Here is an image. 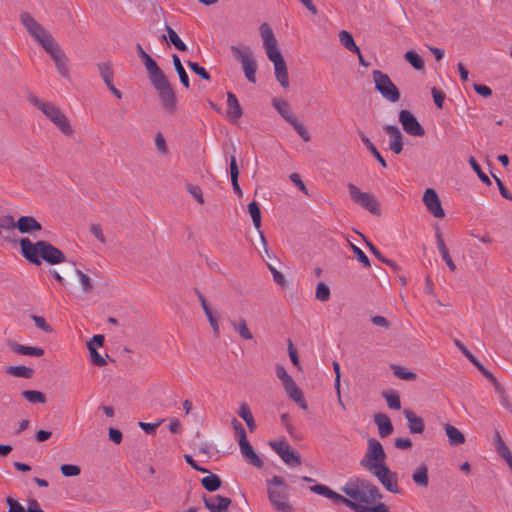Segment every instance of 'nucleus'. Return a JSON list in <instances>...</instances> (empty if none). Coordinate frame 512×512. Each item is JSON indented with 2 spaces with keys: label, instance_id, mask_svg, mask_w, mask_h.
Wrapping results in <instances>:
<instances>
[{
  "label": "nucleus",
  "instance_id": "1",
  "mask_svg": "<svg viewBox=\"0 0 512 512\" xmlns=\"http://www.w3.org/2000/svg\"><path fill=\"white\" fill-rule=\"evenodd\" d=\"M19 245L22 256L36 266H40L42 261L56 265L66 260L64 253L47 241L39 240L33 243L29 238H22Z\"/></svg>",
  "mask_w": 512,
  "mask_h": 512
},
{
  "label": "nucleus",
  "instance_id": "2",
  "mask_svg": "<svg viewBox=\"0 0 512 512\" xmlns=\"http://www.w3.org/2000/svg\"><path fill=\"white\" fill-rule=\"evenodd\" d=\"M341 491L357 502L363 505H370L382 499L383 495L379 488L370 481L356 477L350 479Z\"/></svg>",
  "mask_w": 512,
  "mask_h": 512
},
{
  "label": "nucleus",
  "instance_id": "3",
  "mask_svg": "<svg viewBox=\"0 0 512 512\" xmlns=\"http://www.w3.org/2000/svg\"><path fill=\"white\" fill-rule=\"evenodd\" d=\"M27 99L30 104L37 107L42 113L58 127L66 136L73 134V128L65 114L53 103L39 99L36 95L29 93Z\"/></svg>",
  "mask_w": 512,
  "mask_h": 512
},
{
  "label": "nucleus",
  "instance_id": "4",
  "mask_svg": "<svg viewBox=\"0 0 512 512\" xmlns=\"http://www.w3.org/2000/svg\"><path fill=\"white\" fill-rule=\"evenodd\" d=\"M267 494L271 505L278 512H293L288 501V486L281 476H273L267 480Z\"/></svg>",
  "mask_w": 512,
  "mask_h": 512
},
{
  "label": "nucleus",
  "instance_id": "5",
  "mask_svg": "<svg viewBox=\"0 0 512 512\" xmlns=\"http://www.w3.org/2000/svg\"><path fill=\"white\" fill-rule=\"evenodd\" d=\"M20 21L30 36L33 37L44 50L56 43L53 36L37 22L30 13L22 12L20 14Z\"/></svg>",
  "mask_w": 512,
  "mask_h": 512
},
{
  "label": "nucleus",
  "instance_id": "6",
  "mask_svg": "<svg viewBox=\"0 0 512 512\" xmlns=\"http://www.w3.org/2000/svg\"><path fill=\"white\" fill-rule=\"evenodd\" d=\"M367 444V452L360 465L369 471L379 468V465H386V453L382 444L375 438L368 439Z\"/></svg>",
  "mask_w": 512,
  "mask_h": 512
},
{
  "label": "nucleus",
  "instance_id": "7",
  "mask_svg": "<svg viewBox=\"0 0 512 512\" xmlns=\"http://www.w3.org/2000/svg\"><path fill=\"white\" fill-rule=\"evenodd\" d=\"M158 93L163 109L173 114L177 107L176 94L166 76L151 82Z\"/></svg>",
  "mask_w": 512,
  "mask_h": 512
},
{
  "label": "nucleus",
  "instance_id": "8",
  "mask_svg": "<svg viewBox=\"0 0 512 512\" xmlns=\"http://www.w3.org/2000/svg\"><path fill=\"white\" fill-rule=\"evenodd\" d=\"M276 376L281 380L287 395L299 405L303 410H307L308 406L304 399L302 390L296 385L293 378L287 373L284 366L276 365Z\"/></svg>",
  "mask_w": 512,
  "mask_h": 512
},
{
  "label": "nucleus",
  "instance_id": "9",
  "mask_svg": "<svg viewBox=\"0 0 512 512\" xmlns=\"http://www.w3.org/2000/svg\"><path fill=\"white\" fill-rule=\"evenodd\" d=\"M350 198L354 203L369 211L371 214L380 216V203L372 193L362 192L355 184L348 183Z\"/></svg>",
  "mask_w": 512,
  "mask_h": 512
},
{
  "label": "nucleus",
  "instance_id": "10",
  "mask_svg": "<svg viewBox=\"0 0 512 512\" xmlns=\"http://www.w3.org/2000/svg\"><path fill=\"white\" fill-rule=\"evenodd\" d=\"M372 76L375 83V89L383 96V98L392 103L399 101L401 96L399 89L387 74L380 70H374L372 72Z\"/></svg>",
  "mask_w": 512,
  "mask_h": 512
},
{
  "label": "nucleus",
  "instance_id": "11",
  "mask_svg": "<svg viewBox=\"0 0 512 512\" xmlns=\"http://www.w3.org/2000/svg\"><path fill=\"white\" fill-rule=\"evenodd\" d=\"M371 472L390 493L400 494L402 492L401 488L398 486L397 473L391 471L387 464L379 465V468H376Z\"/></svg>",
  "mask_w": 512,
  "mask_h": 512
},
{
  "label": "nucleus",
  "instance_id": "12",
  "mask_svg": "<svg viewBox=\"0 0 512 512\" xmlns=\"http://www.w3.org/2000/svg\"><path fill=\"white\" fill-rule=\"evenodd\" d=\"M269 445L287 465L296 467L301 464L300 454L286 440L271 441Z\"/></svg>",
  "mask_w": 512,
  "mask_h": 512
},
{
  "label": "nucleus",
  "instance_id": "13",
  "mask_svg": "<svg viewBox=\"0 0 512 512\" xmlns=\"http://www.w3.org/2000/svg\"><path fill=\"white\" fill-rule=\"evenodd\" d=\"M399 122L407 134L416 137H423L425 135L423 126L419 123L416 116L411 111L401 110L399 112Z\"/></svg>",
  "mask_w": 512,
  "mask_h": 512
},
{
  "label": "nucleus",
  "instance_id": "14",
  "mask_svg": "<svg viewBox=\"0 0 512 512\" xmlns=\"http://www.w3.org/2000/svg\"><path fill=\"white\" fill-rule=\"evenodd\" d=\"M7 228H17L22 234H31L42 230V225L32 216H21L17 222H14L12 216H7Z\"/></svg>",
  "mask_w": 512,
  "mask_h": 512
},
{
  "label": "nucleus",
  "instance_id": "15",
  "mask_svg": "<svg viewBox=\"0 0 512 512\" xmlns=\"http://www.w3.org/2000/svg\"><path fill=\"white\" fill-rule=\"evenodd\" d=\"M268 59L273 63L275 78L283 88L289 87V77L286 62L280 51L269 53Z\"/></svg>",
  "mask_w": 512,
  "mask_h": 512
},
{
  "label": "nucleus",
  "instance_id": "16",
  "mask_svg": "<svg viewBox=\"0 0 512 512\" xmlns=\"http://www.w3.org/2000/svg\"><path fill=\"white\" fill-rule=\"evenodd\" d=\"M310 491L319 495H322L324 497H327L329 499H332L336 503H343L352 510L356 511L357 509V502L352 501L351 499H348L335 491L331 490L328 486L323 484H315L310 487Z\"/></svg>",
  "mask_w": 512,
  "mask_h": 512
},
{
  "label": "nucleus",
  "instance_id": "17",
  "mask_svg": "<svg viewBox=\"0 0 512 512\" xmlns=\"http://www.w3.org/2000/svg\"><path fill=\"white\" fill-rule=\"evenodd\" d=\"M423 202L427 208V210L435 217V218H443L445 216L444 209L442 208L440 199L435 192L434 189L428 188L424 192Z\"/></svg>",
  "mask_w": 512,
  "mask_h": 512
},
{
  "label": "nucleus",
  "instance_id": "18",
  "mask_svg": "<svg viewBox=\"0 0 512 512\" xmlns=\"http://www.w3.org/2000/svg\"><path fill=\"white\" fill-rule=\"evenodd\" d=\"M202 499L205 507L210 512H228L232 503L230 498L221 495L206 496L204 494Z\"/></svg>",
  "mask_w": 512,
  "mask_h": 512
},
{
  "label": "nucleus",
  "instance_id": "19",
  "mask_svg": "<svg viewBox=\"0 0 512 512\" xmlns=\"http://www.w3.org/2000/svg\"><path fill=\"white\" fill-rule=\"evenodd\" d=\"M383 129L390 136L389 149L395 154H400L403 150V135L400 129L395 125H385Z\"/></svg>",
  "mask_w": 512,
  "mask_h": 512
},
{
  "label": "nucleus",
  "instance_id": "20",
  "mask_svg": "<svg viewBox=\"0 0 512 512\" xmlns=\"http://www.w3.org/2000/svg\"><path fill=\"white\" fill-rule=\"evenodd\" d=\"M259 30L266 54L269 55V53L280 51L277 47V40L274 36L272 28L267 23H262Z\"/></svg>",
  "mask_w": 512,
  "mask_h": 512
},
{
  "label": "nucleus",
  "instance_id": "21",
  "mask_svg": "<svg viewBox=\"0 0 512 512\" xmlns=\"http://www.w3.org/2000/svg\"><path fill=\"white\" fill-rule=\"evenodd\" d=\"M405 418L408 421V428L412 434H421L424 432L425 423L424 420L417 416L412 410L405 409L403 411Z\"/></svg>",
  "mask_w": 512,
  "mask_h": 512
},
{
  "label": "nucleus",
  "instance_id": "22",
  "mask_svg": "<svg viewBox=\"0 0 512 512\" xmlns=\"http://www.w3.org/2000/svg\"><path fill=\"white\" fill-rule=\"evenodd\" d=\"M227 116L231 121H237L243 115V110L235 94L227 92Z\"/></svg>",
  "mask_w": 512,
  "mask_h": 512
},
{
  "label": "nucleus",
  "instance_id": "23",
  "mask_svg": "<svg viewBox=\"0 0 512 512\" xmlns=\"http://www.w3.org/2000/svg\"><path fill=\"white\" fill-rule=\"evenodd\" d=\"M374 422L378 427V433L381 438L388 437L393 433V425L386 414L377 413L374 415Z\"/></svg>",
  "mask_w": 512,
  "mask_h": 512
},
{
  "label": "nucleus",
  "instance_id": "24",
  "mask_svg": "<svg viewBox=\"0 0 512 512\" xmlns=\"http://www.w3.org/2000/svg\"><path fill=\"white\" fill-rule=\"evenodd\" d=\"M8 346L14 353L20 355H28L35 357H40L44 355V349L40 347L25 346L14 341L9 342Z\"/></svg>",
  "mask_w": 512,
  "mask_h": 512
},
{
  "label": "nucleus",
  "instance_id": "25",
  "mask_svg": "<svg viewBox=\"0 0 512 512\" xmlns=\"http://www.w3.org/2000/svg\"><path fill=\"white\" fill-rule=\"evenodd\" d=\"M242 455L246 458V460L257 468H261L263 466L262 459L255 453L253 447L248 441L239 444Z\"/></svg>",
  "mask_w": 512,
  "mask_h": 512
},
{
  "label": "nucleus",
  "instance_id": "26",
  "mask_svg": "<svg viewBox=\"0 0 512 512\" xmlns=\"http://www.w3.org/2000/svg\"><path fill=\"white\" fill-rule=\"evenodd\" d=\"M444 429L451 446H459L465 442L464 434L451 424H445Z\"/></svg>",
  "mask_w": 512,
  "mask_h": 512
},
{
  "label": "nucleus",
  "instance_id": "27",
  "mask_svg": "<svg viewBox=\"0 0 512 512\" xmlns=\"http://www.w3.org/2000/svg\"><path fill=\"white\" fill-rule=\"evenodd\" d=\"M273 107L277 110V112L288 122L290 123L294 118H296L291 109L289 103L285 99L274 98L272 101Z\"/></svg>",
  "mask_w": 512,
  "mask_h": 512
},
{
  "label": "nucleus",
  "instance_id": "28",
  "mask_svg": "<svg viewBox=\"0 0 512 512\" xmlns=\"http://www.w3.org/2000/svg\"><path fill=\"white\" fill-rule=\"evenodd\" d=\"M142 62L147 70L151 82L165 76L164 72L160 69V67L150 55L142 60Z\"/></svg>",
  "mask_w": 512,
  "mask_h": 512
},
{
  "label": "nucleus",
  "instance_id": "29",
  "mask_svg": "<svg viewBox=\"0 0 512 512\" xmlns=\"http://www.w3.org/2000/svg\"><path fill=\"white\" fill-rule=\"evenodd\" d=\"M240 64L242 65V68H243V71H244V74H245V77L247 78V80L251 83H255L256 82L255 74L257 71V63H256L253 55L248 57L246 60H243L242 62H240Z\"/></svg>",
  "mask_w": 512,
  "mask_h": 512
},
{
  "label": "nucleus",
  "instance_id": "30",
  "mask_svg": "<svg viewBox=\"0 0 512 512\" xmlns=\"http://www.w3.org/2000/svg\"><path fill=\"white\" fill-rule=\"evenodd\" d=\"M240 64L242 65V68H243V71H244V74H245V77L247 78V80L251 83H255L256 82L255 74L257 71V63H256L253 55L248 57L246 60H243L242 62H240Z\"/></svg>",
  "mask_w": 512,
  "mask_h": 512
},
{
  "label": "nucleus",
  "instance_id": "31",
  "mask_svg": "<svg viewBox=\"0 0 512 512\" xmlns=\"http://www.w3.org/2000/svg\"><path fill=\"white\" fill-rule=\"evenodd\" d=\"M414 483L419 487H427L429 484L428 467L421 464L412 475Z\"/></svg>",
  "mask_w": 512,
  "mask_h": 512
},
{
  "label": "nucleus",
  "instance_id": "32",
  "mask_svg": "<svg viewBox=\"0 0 512 512\" xmlns=\"http://www.w3.org/2000/svg\"><path fill=\"white\" fill-rule=\"evenodd\" d=\"M339 41L348 51L360 54V48L356 45L352 34L348 31L341 30L339 32Z\"/></svg>",
  "mask_w": 512,
  "mask_h": 512
},
{
  "label": "nucleus",
  "instance_id": "33",
  "mask_svg": "<svg viewBox=\"0 0 512 512\" xmlns=\"http://www.w3.org/2000/svg\"><path fill=\"white\" fill-rule=\"evenodd\" d=\"M237 413L245 421L249 431L253 432L256 429V423L248 404L241 403Z\"/></svg>",
  "mask_w": 512,
  "mask_h": 512
},
{
  "label": "nucleus",
  "instance_id": "34",
  "mask_svg": "<svg viewBox=\"0 0 512 512\" xmlns=\"http://www.w3.org/2000/svg\"><path fill=\"white\" fill-rule=\"evenodd\" d=\"M359 136L362 140V142L365 144L367 149L371 152V154L377 159L379 164L383 167H387L386 160L382 157V155L379 153L375 145L371 142V140L361 131L359 132Z\"/></svg>",
  "mask_w": 512,
  "mask_h": 512
},
{
  "label": "nucleus",
  "instance_id": "35",
  "mask_svg": "<svg viewBox=\"0 0 512 512\" xmlns=\"http://www.w3.org/2000/svg\"><path fill=\"white\" fill-rule=\"evenodd\" d=\"M201 484L207 491L215 492L221 487L222 481L218 475L210 473L201 479Z\"/></svg>",
  "mask_w": 512,
  "mask_h": 512
},
{
  "label": "nucleus",
  "instance_id": "36",
  "mask_svg": "<svg viewBox=\"0 0 512 512\" xmlns=\"http://www.w3.org/2000/svg\"><path fill=\"white\" fill-rule=\"evenodd\" d=\"M45 51L53 59L55 66L68 60L65 52L62 50V48L60 47V45L57 42L55 44H53L52 46L48 47L47 49H45Z\"/></svg>",
  "mask_w": 512,
  "mask_h": 512
},
{
  "label": "nucleus",
  "instance_id": "37",
  "mask_svg": "<svg viewBox=\"0 0 512 512\" xmlns=\"http://www.w3.org/2000/svg\"><path fill=\"white\" fill-rule=\"evenodd\" d=\"M45 51L53 59L55 66L68 60L65 52L62 50V48L60 47V45L57 42L55 44H53L52 46L48 47L47 49H45Z\"/></svg>",
  "mask_w": 512,
  "mask_h": 512
},
{
  "label": "nucleus",
  "instance_id": "38",
  "mask_svg": "<svg viewBox=\"0 0 512 512\" xmlns=\"http://www.w3.org/2000/svg\"><path fill=\"white\" fill-rule=\"evenodd\" d=\"M6 371L10 375H13V376L19 377V378L30 379L34 376V370L32 368L26 367L24 365L9 366Z\"/></svg>",
  "mask_w": 512,
  "mask_h": 512
},
{
  "label": "nucleus",
  "instance_id": "39",
  "mask_svg": "<svg viewBox=\"0 0 512 512\" xmlns=\"http://www.w3.org/2000/svg\"><path fill=\"white\" fill-rule=\"evenodd\" d=\"M172 61H173L174 68L179 76L180 82L182 83V85L184 87L189 88L190 87L189 77L180 61V58L176 54H173Z\"/></svg>",
  "mask_w": 512,
  "mask_h": 512
},
{
  "label": "nucleus",
  "instance_id": "40",
  "mask_svg": "<svg viewBox=\"0 0 512 512\" xmlns=\"http://www.w3.org/2000/svg\"><path fill=\"white\" fill-rule=\"evenodd\" d=\"M230 324L234 328L235 331H237L245 340H251L253 339V335L250 332V330L247 327L246 321L243 318H240L238 321L230 320Z\"/></svg>",
  "mask_w": 512,
  "mask_h": 512
},
{
  "label": "nucleus",
  "instance_id": "41",
  "mask_svg": "<svg viewBox=\"0 0 512 512\" xmlns=\"http://www.w3.org/2000/svg\"><path fill=\"white\" fill-rule=\"evenodd\" d=\"M231 52H232L234 59L236 61H238L239 63L242 62L243 60H246L251 55H253L250 47L245 46V45H242V46L232 45Z\"/></svg>",
  "mask_w": 512,
  "mask_h": 512
},
{
  "label": "nucleus",
  "instance_id": "42",
  "mask_svg": "<svg viewBox=\"0 0 512 512\" xmlns=\"http://www.w3.org/2000/svg\"><path fill=\"white\" fill-rule=\"evenodd\" d=\"M404 59L416 70H423L424 69V61L422 57L416 53L413 50L407 51L404 54Z\"/></svg>",
  "mask_w": 512,
  "mask_h": 512
},
{
  "label": "nucleus",
  "instance_id": "43",
  "mask_svg": "<svg viewBox=\"0 0 512 512\" xmlns=\"http://www.w3.org/2000/svg\"><path fill=\"white\" fill-rule=\"evenodd\" d=\"M248 212L251 215L253 225L259 231L261 227V210L259 204L256 201H252L248 204Z\"/></svg>",
  "mask_w": 512,
  "mask_h": 512
},
{
  "label": "nucleus",
  "instance_id": "44",
  "mask_svg": "<svg viewBox=\"0 0 512 512\" xmlns=\"http://www.w3.org/2000/svg\"><path fill=\"white\" fill-rule=\"evenodd\" d=\"M99 74L105 84L112 82L114 72L110 62H101L97 64Z\"/></svg>",
  "mask_w": 512,
  "mask_h": 512
},
{
  "label": "nucleus",
  "instance_id": "45",
  "mask_svg": "<svg viewBox=\"0 0 512 512\" xmlns=\"http://www.w3.org/2000/svg\"><path fill=\"white\" fill-rule=\"evenodd\" d=\"M393 373L396 377L406 380V381H414L417 378V374L411 371H407L406 368L399 365L391 366Z\"/></svg>",
  "mask_w": 512,
  "mask_h": 512
},
{
  "label": "nucleus",
  "instance_id": "46",
  "mask_svg": "<svg viewBox=\"0 0 512 512\" xmlns=\"http://www.w3.org/2000/svg\"><path fill=\"white\" fill-rule=\"evenodd\" d=\"M22 396L30 403H45L46 396L44 393L37 390H24Z\"/></svg>",
  "mask_w": 512,
  "mask_h": 512
},
{
  "label": "nucleus",
  "instance_id": "47",
  "mask_svg": "<svg viewBox=\"0 0 512 512\" xmlns=\"http://www.w3.org/2000/svg\"><path fill=\"white\" fill-rule=\"evenodd\" d=\"M168 38L174 47L179 51H186V44L179 38L178 34L170 27L166 26Z\"/></svg>",
  "mask_w": 512,
  "mask_h": 512
},
{
  "label": "nucleus",
  "instance_id": "48",
  "mask_svg": "<svg viewBox=\"0 0 512 512\" xmlns=\"http://www.w3.org/2000/svg\"><path fill=\"white\" fill-rule=\"evenodd\" d=\"M75 273L79 277V281H80V284L82 286L83 292L85 294H90L93 291V288H94L93 284H92V281H91V278L87 274L83 273L79 269H76Z\"/></svg>",
  "mask_w": 512,
  "mask_h": 512
},
{
  "label": "nucleus",
  "instance_id": "49",
  "mask_svg": "<svg viewBox=\"0 0 512 512\" xmlns=\"http://www.w3.org/2000/svg\"><path fill=\"white\" fill-rule=\"evenodd\" d=\"M355 512H389V508L385 503L379 502L377 505H363L357 504V509Z\"/></svg>",
  "mask_w": 512,
  "mask_h": 512
},
{
  "label": "nucleus",
  "instance_id": "50",
  "mask_svg": "<svg viewBox=\"0 0 512 512\" xmlns=\"http://www.w3.org/2000/svg\"><path fill=\"white\" fill-rule=\"evenodd\" d=\"M469 164L471 166V168L474 170V172L477 174V176L479 177V179L487 184V185H491V180L490 178L488 177L487 174H485L482 169H481V166L478 164V162L475 160L474 157H470L469 158Z\"/></svg>",
  "mask_w": 512,
  "mask_h": 512
},
{
  "label": "nucleus",
  "instance_id": "51",
  "mask_svg": "<svg viewBox=\"0 0 512 512\" xmlns=\"http://www.w3.org/2000/svg\"><path fill=\"white\" fill-rule=\"evenodd\" d=\"M315 298L321 302H327L330 299V289L325 283L317 284Z\"/></svg>",
  "mask_w": 512,
  "mask_h": 512
},
{
  "label": "nucleus",
  "instance_id": "52",
  "mask_svg": "<svg viewBox=\"0 0 512 512\" xmlns=\"http://www.w3.org/2000/svg\"><path fill=\"white\" fill-rule=\"evenodd\" d=\"M383 397L386 399L387 405L390 409L400 410L401 401L397 393L383 392Z\"/></svg>",
  "mask_w": 512,
  "mask_h": 512
},
{
  "label": "nucleus",
  "instance_id": "53",
  "mask_svg": "<svg viewBox=\"0 0 512 512\" xmlns=\"http://www.w3.org/2000/svg\"><path fill=\"white\" fill-rule=\"evenodd\" d=\"M349 244L351 246V249H352L356 259L360 263H362L364 267L370 268L371 267V263H370L369 258L366 256V254L359 247H357L356 245H354L350 241H349Z\"/></svg>",
  "mask_w": 512,
  "mask_h": 512
},
{
  "label": "nucleus",
  "instance_id": "54",
  "mask_svg": "<svg viewBox=\"0 0 512 512\" xmlns=\"http://www.w3.org/2000/svg\"><path fill=\"white\" fill-rule=\"evenodd\" d=\"M478 370L485 376L493 385L495 391L497 393H502V385L501 383L495 378V376L487 370L483 365H481Z\"/></svg>",
  "mask_w": 512,
  "mask_h": 512
},
{
  "label": "nucleus",
  "instance_id": "55",
  "mask_svg": "<svg viewBox=\"0 0 512 512\" xmlns=\"http://www.w3.org/2000/svg\"><path fill=\"white\" fill-rule=\"evenodd\" d=\"M88 350H89L91 361L94 365H96L98 367H102V366L106 365L107 362H106L105 358L100 353H98V351L96 350V347H94L93 345H88Z\"/></svg>",
  "mask_w": 512,
  "mask_h": 512
},
{
  "label": "nucleus",
  "instance_id": "56",
  "mask_svg": "<svg viewBox=\"0 0 512 512\" xmlns=\"http://www.w3.org/2000/svg\"><path fill=\"white\" fill-rule=\"evenodd\" d=\"M187 65L201 79L210 80V78H211L210 74L206 71V69L204 67L200 66L198 63L188 61Z\"/></svg>",
  "mask_w": 512,
  "mask_h": 512
},
{
  "label": "nucleus",
  "instance_id": "57",
  "mask_svg": "<svg viewBox=\"0 0 512 512\" xmlns=\"http://www.w3.org/2000/svg\"><path fill=\"white\" fill-rule=\"evenodd\" d=\"M60 471H61L62 475L65 477H75V476L80 475V473H81L80 467L77 465H73V464L61 465Z\"/></svg>",
  "mask_w": 512,
  "mask_h": 512
},
{
  "label": "nucleus",
  "instance_id": "58",
  "mask_svg": "<svg viewBox=\"0 0 512 512\" xmlns=\"http://www.w3.org/2000/svg\"><path fill=\"white\" fill-rule=\"evenodd\" d=\"M289 124L295 129V131L298 133V135L305 142L310 141V134L308 133L306 128L296 118H294Z\"/></svg>",
  "mask_w": 512,
  "mask_h": 512
},
{
  "label": "nucleus",
  "instance_id": "59",
  "mask_svg": "<svg viewBox=\"0 0 512 512\" xmlns=\"http://www.w3.org/2000/svg\"><path fill=\"white\" fill-rule=\"evenodd\" d=\"M205 315L207 317V320L213 330V334L215 337H219L220 335V329H219V322H218V317L216 316V314L212 311V310H209L207 312H205Z\"/></svg>",
  "mask_w": 512,
  "mask_h": 512
},
{
  "label": "nucleus",
  "instance_id": "60",
  "mask_svg": "<svg viewBox=\"0 0 512 512\" xmlns=\"http://www.w3.org/2000/svg\"><path fill=\"white\" fill-rule=\"evenodd\" d=\"M454 343L461 350V352L477 367V369L482 365L461 341L456 339Z\"/></svg>",
  "mask_w": 512,
  "mask_h": 512
},
{
  "label": "nucleus",
  "instance_id": "61",
  "mask_svg": "<svg viewBox=\"0 0 512 512\" xmlns=\"http://www.w3.org/2000/svg\"><path fill=\"white\" fill-rule=\"evenodd\" d=\"M5 502L9 506V509L7 512H28V507L25 508L17 500L13 499L10 496L6 497Z\"/></svg>",
  "mask_w": 512,
  "mask_h": 512
},
{
  "label": "nucleus",
  "instance_id": "62",
  "mask_svg": "<svg viewBox=\"0 0 512 512\" xmlns=\"http://www.w3.org/2000/svg\"><path fill=\"white\" fill-rule=\"evenodd\" d=\"M288 353H289V357L291 359V362L294 364V366L298 369V370H302V366L299 362V357H298V352H297V349L294 347L292 341L289 339L288 340Z\"/></svg>",
  "mask_w": 512,
  "mask_h": 512
},
{
  "label": "nucleus",
  "instance_id": "63",
  "mask_svg": "<svg viewBox=\"0 0 512 512\" xmlns=\"http://www.w3.org/2000/svg\"><path fill=\"white\" fill-rule=\"evenodd\" d=\"M155 146L161 154H167L168 148L166 145L165 138L161 132H157L155 135Z\"/></svg>",
  "mask_w": 512,
  "mask_h": 512
},
{
  "label": "nucleus",
  "instance_id": "64",
  "mask_svg": "<svg viewBox=\"0 0 512 512\" xmlns=\"http://www.w3.org/2000/svg\"><path fill=\"white\" fill-rule=\"evenodd\" d=\"M431 93H432V96H433V100H434V103L435 105L441 109L443 107V103H444V100H445V93L436 88V87H433L432 90H431Z\"/></svg>",
  "mask_w": 512,
  "mask_h": 512
}]
</instances>
